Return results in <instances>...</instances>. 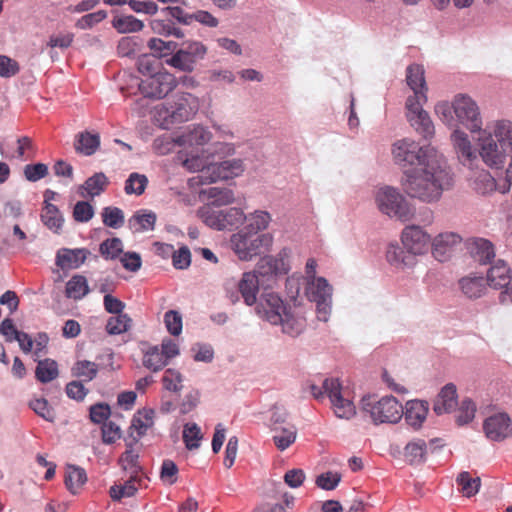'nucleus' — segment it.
Wrapping results in <instances>:
<instances>
[{
    "label": "nucleus",
    "mask_w": 512,
    "mask_h": 512,
    "mask_svg": "<svg viewBox=\"0 0 512 512\" xmlns=\"http://www.w3.org/2000/svg\"><path fill=\"white\" fill-rule=\"evenodd\" d=\"M391 153L395 164L403 169L400 183L409 197L436 202L453 185V173L446 158L433 146H420L404 138L393 143Z\"/></svg>",
    "instance_id": "obj_1"
},
{
    "label": "nucleus",
    "mask_w": 512,
    "mask_h": 512,
    "mask_svg": "<svg viewBox=\"0 0 512 512\" xmlns=\"http://www.w3.org/2000/svg\"><path fill=\"white\" fill-rule=\"evenodd\" d=\"M478 158L491 169H502L512 155V121H490L475 137Z\"/></svg>",
    "instance_id": "obj_2"
},
{
    "label": "nucleus",
    "mask_w": 512,
    "mask_h": 512,
    "mask_svg": "<svg viewBox=\"0 0 512 512\" xmlns=\"http://www.w3.org/2000/svg\"><path fill=\"white\" fill-rule=\"evenodd\" d=\"M360 412L374 425L396 424L403 417V405L394 396L378 398L374 394L364 395L359 402Z\"/></svg>",
    "instance_id": "obj_3"
},
{
    "label": "nucleus",
    "mask_w": 512,
    "mask_h": 512,
    "mask_svg": "<svg viewBox=\"0 0 512 512\" xmlns=\"http://www.w3.org/2000/svg\"><path fill=\"white\" fill-rule=\"evenodd\" d=\"M317 260L310 258L306 262L305 275H293L286 279V291L291 300L305 297L315 303L316 311H320V278H316Z\"/></svg>",
    "instance_id": "obj_4"
},
{
    "label": "nucleus",
    "mask_w": 512,
    "mask_h": 512,
    "mask_svg": "<svg viewBox=\"0 0 512 512\" xmlns=\"http://www.w3.org/2000/svg\"><path fill=\"white\" fill-rule=\"evenodd\" d=\"M374 200L378 210L390 218L406 222L413 217L412 207L395 187L384 185L377 188L374 191Z\"/></svg>",
    "instance_id": "obj_5"
},
{
    "label": "nucleus",
    "mask_w": 512,
    "mask_h": 512,
    "mask_svg": "<svg viewBox=\"0 0 512 512\" xmlns=\"http://www.w3.org/2000/svg\"><path fill=\"white\" fill-rule=\"evenodd\" d=\"M273 238L269 233H255L240 230L230 239L231 247L242 261H250L254 257L267 252L272 245Z\"/></svg>",
    "instance_id": "obj_6"
},
{
    "label": "nucleus",
    "mask_w": 512,
    "mask_h": 512,
    "mask_svg": "<svg viewBox=\"0 0 512 512\" xmlns=\"http://www.w3.org/2000/svg\"><path fill=\"white\" fill-rule=\"evenodd\" d=\"M325 394L337 418L350 420L356 414V407L344 389L339 378L331 377L322 382V395Z\"/></svg>",
    "instance_id": "obj_7"
},
{
    "label": "nucleus",
    "mask_w": 512,
    "mask_h": 512,
    "mask_svg": "<svg viewBox=\"0 0 512 512\" xmlns=\"http://www.w3.org/2000/svg\"><path fill=\"white\" fill-rule=\"evenodd\" d=\"M258 315L273 325L281 324L283 331L289 334L298 333L289 326L291 316L283 300L274 292H265L256 307Z\"/></svg>",
    "instance_id": "obj_8"
},
{
    "label": "nucleus",
    "mask_w": 512,
    "mask_h": 512,
    "mask_svg": "<svg viewBox=\"0 0 512 512\" xmlns=\"http://www.w3.org/2000/svg\"><path fill=\"white\" fill-rule=\"evenodd\" d=\"M453 111L456 125L461 124L472 134L483 129V120L480 108L476 101L465 94H458L453 99Z\"/></svg>",
    "instance_id": "obj_9"
},
{
    "label": "nucleus",
    "mask_w": 512,
    "mask_h": 512,
    "mask_svg": "<svg viewBox=\"0 0 512 512\" xmlns=\"http://www.w3.org/2000/svg\"><path fill=\"white\" fill-rule=\"evenodd\" d=\"M206 46L200 41H186L166 62L182 72H192L197 63L204 59Z\"/></svg>",
    "instance_id": "obj_10"
},
{
    "label": "nucleus",
    "mask_w": 512,
    "mask_h": 512,
    "mask_svg": "<svg viewBox=\"0 0 512 512\" xmlns=\"http://www.w3.org/2000/svg\"><path fill=\"white\" fill-rule=\"evenodd\" d=\"M178 85L177 78L167 72L159 71L145 79L139 84L140 92L148 98L163 99L172 92Z\"/></svg>",
    "instance_id": "obj_11"
},
{
    "label": "nucleus",
    "mask_w": 512,
    "mask_h": 512,
    "mask_svg": "<svg viewBox=\"0 0 512 512\" xmlns=\"http://www.w3.org/2000/svg\"><path fill=\"white\" fill-rule=\"evenodd\" d=\"M417 96H408L405 108L406 117L415 131L424 138L434 135V125L429 114L423 109L427 101L417 100Z\"/></svg>",
    "instance_id": "obj_12"
},
{
    "label": "nucleus",
    "mask_w": 512,
    "mask_h": 512,
    "mask_svg": "<svg viewBox=\"0 0 512 512\" xmlns=\"http://www.w3.org/2000/svg\"><path fill=\"white\" fill-rule=\"evenodd\" d=\"M245 171V164L241 159H230L218 163L207 164L203 169V178L208 183H214L220 180H228L239 177Z\"/></svg>",
    "instance_id": "obj_13"
},
{
    "label": "nucleus",
    "mask_w": 512,
    "mask_h": 512,
    "mask_svg": "<svg viewBox=\"0 0 512 512\" xmlns=\"http://www.w3.org/2000/svg\"><path fill=\"white\" fill-rule=\"evenodd\" d=\"M450 140L458 160L471 168L478 160L477 146H473L469 135L460 128L453 129Z\"/></svg>",
    "instance_id": "obj_14"
},
{
    "label": "nucleus",
    "mask_w": 512,
    "mask_h": 512,
    "mask_svg": "<svg viewBox=\"0 0 512 512\" xmlns=\"http://www.w3.org/2000/svg\"><path fill=\"white\" fill-rule=\"evenodd\" d=\"M401 242L404 248L415 257L416 255H423L428 251L431 237L420 226L409 225L401 233Z\"/></svg>",
    "instance_id": "obj_15"
},
{
    "label": "nucleus",
    "mask_w": 512,
    "mask_h": 512,
    "mask_svg": "<svg viewBox=\"0 0 512 512\" xmlns=\"http://www.w3.org/2000/svg\"><path fill=\"white\" fill-rule=\"evenodd\" d=\"M483 430L491 441L500 442L512 435L511 419L506 413H497L485 419Z\"/></svg>",
    "instance_id": "obj_16"
},
{
    "label": "nucleus",
    "mask_w": 512,
    "mask_h": 512,
    "mask_svg": "<svg viewBox=\"0 0 512 512\" xmlns=\"http://www.w3.org/2000/svg\"><path fill=\"white\" fill-rule=\"evenodd\" d=\"M462 237L455 232H443L431 240L432 255L439 262L447 261L461 244Z\"/></svg>",
    "instance_id": "obj_17"
},
{
    "label": "nucleus",
    "mask_w": 512,
    "mask_h": 512,
    "mask_svg": "<svg viewBox=\"0 0 512 512\" xmlns=\"http://www.w3.org/2000/svg\"><path fill=\"white\" fill-rule=\"evenodd\" d=\"M170 101L180 124L191 120L200 107L198 97L188 92L176 93Z\"/></svg>",
    "instance_id": "obj_18"
},
{
    "label": "nucleus",
    "mask_w": 512,
    "mask_h": 512,
    "mask_svg": "<svg viewBox=\"0 0 512 512\" xmlns=\"http://www.w3.org/2000/svg\"><path fill=\"white\" fill-rule=\"evenodd\" d=\"M466 247L473 260L480 265H487L495 258V248L491 241L484 238L467 240Z\"/></svg>",
    "instance_id": "obj_19"
},
{
    "label": "nucleus",
    "mask_w": 512,
    "mask_h": 512,
    "mask_svg": "<svg viewBox=\"0 0 512 512\" xmlns=\"http://www.w3.org/2000/svg\"><path fill=\"white\" fill-rule=\"evenodd\" d=\"M406 83L413 91L411 96H417V100L427 101V85L425 70L420 64H411L406 69Z\"/></svg>",
    "instance_id": "obj_20"
},
{
    "label": "nucleus",
    "mask_w": 512,
    "mask_h": 512,
    "mask_svg": "<svg viewBox=\"0 0 512 512\" xmlns=\"http://www.w3.org/2000/svg\"><path fill=\"white\" fill-rule=\"evenodd\" d=\"M403 408L405 422L413 429H419L426 420L429 410L428 403L422 400H409Z\"/></svg>",
    "instance_id": "obj_21"
},
{
    "label": "nucleus",
    "mask_w": 512,
    "mask_h": 512,
    "mask_svg": "<svg viewBox=\"0 0 512 512\" xmlns=\"http://www.w3.org/2000/svg\"><path fill=\"white\" fill-rule=\"evenodd\" d=\"M174 111L170 100L159 103L151 110L152 121L162 129H170L174 125L180 124Z\"/></svg>",
    "instance_id": "obj_22"
},
{
    "label": "nucleus",
    "mask_w": 512,
    "mask_h": 512,
    "mask_svg": "<svg viewBox=\"0 0 512 512\" xmlns=\"http://www.w3.org/2000/svg\"><path fill=\"white\" fill-rule=\"evenodd\" d=\"M262 287L261 280L256 273L245 272L238 283V290L244 302L252 306L257 302L259 288Z\"/></svg>",
    "instance_id": "obj_23"
},
{
    "label": "nucleus",
    "mask_w": 512,
    "mask_h": 512,
    "mask_svg": "<svg viewBox=\"0 0 512 512\" xmlns=\"http://www.w3.org/2000/svg\"><path fill=\"white\" fill-rule=\"evenodd\" d=\"M386 260L394 268L404 270L415 264V257L410 254L404 246L397 243H390L386 249Z\"/></svg>",
    "instance_id": "obj_24"
},
{
    "label": "nucleus",
    "mask_w": 512,
    "mask_h": 512,
    "mask_svg": "<svg viewBox=\"0 0 512 512\" xmlns=\"http://www.w3.org/2000/svg\"><path fill=\"white\" fill-rule=\"evenodd\" d=\"M512 279L508 264L501 259L495 261L487 272V283L495 289H501L510 284Z\"/></svg>",
    "instance_id": "obj_25"
},
{
    "label": "nucleus",
    "mask_w": 512,
    "mask_h": 512,
    "mask_svg": "<svg viewBox=\"0 0 512 512\" xmlns=\"http://www.w3.org/2000/svg\"><path fill=\"white\" fill-rule=\"evenodd\" d=\"M279 263L274 258H263L258 263L257 268L252 271V273L259 276L264 290L271 288L276 282V277L279 274Z\"/></svg>",
    "instance_id": "obj_26"
},
{
    "label": "nucleus",
    "mask_w": 512,
    "mask_h": 512,
    "mask_svg": "<svg viewBox=\"0 0 512 512\" xmlns=\"http://www.w3.org/2000/svg\"><path fill=\"white\" fill-rule=\"evenodd\" d=\"M144 476L130 475L129 479L123 484H114L109 489V495L114 501H120L122 498L132 497L138 489L143 486Z\"/></svg>",
    "instance_id": "obj_27"
},
{
    "label": "nucleus",
    "mask_w": 512,
    "mask_h": 512,
    "mask_svg": "<svg viewBox=\"0 0 512 512\" xmlns=\"http://www.w3.org/2000/svg\"><path fill=\"white\" fill-rule=\"evenodd\" d=\"M457 404V392L454 384L445 385L439 392L433 406V410L437 415L450 413Z\"/></svg>",
    "instance_id": "obj_28"
},
{
    "label": "nucleus",
    "mask_w": 512,
    "mask_h": 512,
    "mask_svg": "<svg viewBox=\"0 0 512 512\" xmlns=\"http://www.w3.org/2000/svg\"><path fill=\"white\" fill-rule=\"evenodd\" d=\"M438 440L434 439L427 444L422 439H415L409 442L405 447V457L411 464H418L425 461L426 454L433 451L435 443Z\"/></svg>",
    "instance_id": "obj_29"
},
{
    "label": "nucleus",
    "mask_w": 512,
    "mask_h": 512,
    "mask_svg": "<svg viewBox=\"0 0 512 512\" xmlns=\"http://www.w3.org/2000/svg\"><path fill=\"white\" fill-rule=\"evenodd\" d=\"M108 184L109 180L104 173H95L89 177L83 185L80 186L79 194L83 198L87 196L94 198L95 196H99L102 192H104Z\"/></svg>",
    "instance_id": "obj_30"
},
{
    "label": "nucleus",
    "mask_w": 512,
    "mask_h": 512,
    "mask_svg": "<svg viewBox=\"0 0 512 512\" xmlns=\"http://www.w3.org/2000/svg\"><path fill=\"white\" fill-rule=\"evenodd\" d=\"M85 249H63L56 256V264L61 269L78 268L86 260Z\"/></svg>",
    "instance_id": "obj_31"
},
{
    "label": "nucleus",
    "mask_w": 512,
    "mask_h": 512,
    "mask_svg": "<svg viewBox=\"0 0 512 512\" xmlns=\"http://www.w3.org/2000/svg\"><path fill=\"white\" fill-rule=\"evenodd\" d=\"M156 222V215L153 212L140 210L136 212L128 221L129 228L133 233H141L153 230Z\"/></svg>",
    "instance_id": "obj_32"
},
{
    "label": "nucleus",
    "mask_w": 512,
    "mask_h": 512,
    "mask_svg": "<svg viewBox=\"0 0 512 512\" xmlns=\"http://www.w3.org/2000/svg\"><path fill=\"white\" fill-rule=\"evenodd\" d=\"M459 285L462 292L468 298H479L484 294L486 290V284L482 276L469 275L463 277L460 279Z\"/></svg>",
    "instance_id": "obj_33"
},
{
    "label": "nucleus",
    "mask_w": 512,
    "mask_h": 512,
    "mask_svg": "<svg viewBox=\"0 0 512 512\" xmlns=\"http://www.w3.org/2000/svg\"><path fill=\"white\" fill-rule=\"evenodd\" d=\"M89 291L87 279L83 275H74L66 283L65 294L68 298L81 300Z\"/></svg>",
    "instance_id": "obj_34"
},
{
    "label": "nucleus",
    "mask_w": 512,
    "mask_h": 512,
    "mask_svg": "<svg viewBox=\"0 0 512 512\" xmlns=\"http://www.w3.org/2000/svg\"><path fill=\"white\" fill-rule=\"evenodd\" d=\"M40 217L42 223L48 229L58 233L59 230L62 228L64 219L59 209L55 205L51 203H47V205H44Z\"/></svg>",
    "instance_id": "obj_35"
},
{
    "label": "nucleus",
    "mask_w": 512,
    "mask_h": 512,
    "mask_svg": "<svg viewBox=\"0 0 512 512\" xmlns=\"http://www.w3.org/2000/svg\"><path fill=\"white\" fill-rule=\"evenodd\" d=\"M99 145V134L85 131L78 134L75 149L86 156H90L96 152Z\"/></svg>",
    "instance_id": "obj_36"
},
{
    "label": "nucleus",
    "mask_w": 512,
    "mask_h": 512,
    "mask_svg": "<svg viewBox=\"0 0 512 512\" xmlns=\"http://www.w3.org/2000/svg\"><path fill=\"white\" fill-rule=\"evenodd\" d=\"M58 365L57 362L46 358L38 361L35 369V377L41 383H48L58 377Z\"/></svg>",
    "instance_id": "obj_37"
},
{
    "label": "nucleus",
    "mask_w": 512,
    "mask_h": 512,
    "mask_svg": "<svg viewBox=\"0 0 512 512\" xmlns=\"http://www.w3.org/2000/svg\"><path fill=\"white\" fill-rule=\"evenodd\" d=\"M198 217L210 228L223 230L222 210H216L212 205H204L197 211Z\"/></svg>",
    "instance_id": "obj_38"
},
{
    "label": "nucleus",
    "mask_w": 512,
    "mask_h": 512,
    "mask_svg": "<svg viewBox=\"0 0 512 512\" xmlns=\"http://www.w3.org/2000/svg\"><path fill=\"white\" fill-rule=\"evenodd\" d=\"M245 221H247V225L242 230L259 233L268 227L271 216L266 211L257 210L246 216Z\"/></svg>",
    "instance_id": "obj_39"
},
{
    "label": "nucleus",
    "mask_w": 512,
    "mask_h": 512,
    "mask_svg": "<svg viewBox=\"0 0 512 512\" xmlns=\"http://www.w3.org/2000/svg\"><path fill=\"white\" fill-rule=\"evenodd\" d=\"M86 480L87 477L84 469L75 466L67 467L65 484L71 493L76 494Z\"/></svg>",
    "instance_id": "obj_40"
},
{
    "label": "nucleus",
    "mask_w": 512,
    "mask_h": 512,
    "mask_svg": "<svg viewBox=\"0 0 512 512\" xmlns=\"http://www.w3.org/2000/svg\"><path fill=\"white\" fill-rule=\"evenodd\" d=\"M112 26L119 33H133L141 31L144 24L141 20L132 15L115 17L112 21Z\"/></svg>",
    "instance_id": "obj_41"
},
{
    "label": "nucleus",
    "mask_w": 512,
    "mask_h": 512,
    "mask_svg": "<svg viewBox=\"0 0 512 512\" xmlns=\"http://www.w3.org/2000/svg\"><path fill=\"white\" fill-rule=\"evenodd\" d=\"M273 430L275 431L273 435L274 444L281 451L287 449L296 440V429L292 425L281 428L280 430L278 427H273Z\"/></svg>",
    "instance_id": "obj_42"
},
{
    "label": "nucleus",
    "mask_w": 512,
    "mask_h": 512,
    "mask_svg": "<svg viewBox=\"0 0 512 512\" xmlns=\"http://www.w3.org/2000/svg\"><path fill=\"white\" fill-rule=\"evenodd\" d=\"M148 185V178L144 174L133 172L125 182L124 191L128 195H142Z\"/></svg>",
    "instance_id": "obj_43"
},
{
    "label": "nucleus",
    "mask_w": 512,
    "mask_h": 512,
    "mask_svg": "<svg viewBox=\"0 0 512 512\" xmlns=\"http://www.w3.org/2000/svg\"><path fill=\"white\" fill-rule=\"evenodd\" d=\"M208 198L211 199L212 206L220 207L232 204L235 201L234 193L231 189L212 187L207 191Z\"/></svg>",
    "instance_id": "obj_44"
},
{
    "label": "nucleus",
    "mask_w": 512,
    "mask_h": 512,
    "mask_svg": "<svg viewBox=\"0 0 512 512\" xmlns=\"http://www.w3.org/2000/svg\"><path fill=\"white\" fill-rule=\"evenodd\" d=\"M131 318L127 314H116L108 319L106 331L110 335H119L126 332L131 326Z\"/></svg>",
    "instance_id": "obj_45"
},
{
    "label": "nucleus",
    "mask_w": 512,
    "mask_h": 512,
    "mask_svg": "<svg viewBox=\"0 0 512 512\" xmlns=\"http://www.w3.org/2000/svg\"><path fill=\"white\" fill-rule=\"evenodd\" d=\"M97 364L88 360H80L75 363L72 368V374L81 378L83 381L89 382L97 375Z\"/></svg>",
    "instance_id": "obj_46"
},
{
    "label": "nucleus",
    "mask_w": 512,
    "mask_h": 512,
    "mask_svg": "<svg viewBox=\"0 0 512 512\" xmlns=\"http://www.w3.org/2000/svg\"><path fill=\"white\" fill-rule=\"evenodd\" d=\"M211 139V133L202 126H196L187 134L182 135L179 141L188 143L190 145L202 146L208 143Z\"/></svg>",
    "instance_id": "obj_47"
},
{
    "label": "nucleus",
    "mask_w": 512,
    "mask_h": 512,
    "mask_svg": "<svg viewBox=\"0 0 512 512\" xmlns=\"http://www.w3.org/2000/svg\"><path fill=\"white\" fill-rule=\"evenodd\" d=\"M138 460L139 455L134 450L128 449L122 454L119 462L123 470L129 472L130 475L144 476Z\"/></svg>",
    "instance_id": "obj_48"
},
{
    "label": "nucleus",
    "mask_w": 512,
    "mask_h": 512,
    "mask_svg": "<svg viewBox=\"0 0 512 512\" xmlns=\"http://www.w3.org/2000/svg\"><path fill=\"white\" fill-rule=\"evenodd\" d=\"M144 366L148 369L157 372L161 370L163 367L167 365V360L165 355L160 351V349L155 346L150 348L144 356L143 360Z\"/></svg>",
    "instance_id": "obj_49"
},
{
    "label": "nucleus",
    "mask_w": 512,
    "mask_h": 512,
    "mask_svg": "<svg viewBox=\"0 0 512 512\" xmlns=\"http://www.w3.org/2000/svg\"><path fill=\"white\" fill-rule=\"evenodd\" d=\"M457 483L466 497H472L478 493L481 480L479 477H471L469 472H461L457 477Z\"/></svg>",
    "instance_id": "obj_50"
},
{
    "label": "nucleus",
    "mask_w": 512,
    "mask_h": 512,
    "mask_svg": "<svg viewBox=\"0 0 512 512\" xmlns=\"http://www.w3.org/2000/svg\"><path fill=\"white\" fill-rule=\"evenodd\" d=\"M202 434L196 423H187L183 429V441L189 450L197 449L200 446Z\"/></svg>",
    "instance_id": "obj_51"
},
{
    "label": "nucleus",
    "mask_w": 512,
    "mask_h": 512,
    "mask_svg": "<svg viewBox=\"0 0 512 512\" xmlns=\"http://www.w3.org/2000/svg\"><path fill=\"white\" fill-rule=\"evenodd\" d=\"M222 223L224 229H231L238 227L245 222L246 215L240 208L232 207L226 210H222Z\"/></svg>",
    "instance_id": "obj_52"
},
{
    "label": "nucleus",
    "mask_w": 512,
    "mask_h": 512,
    "mask_svg": "<svg viewBox=\"0 0 512 512\" xmlns=\"http://www.w3.org/2000/svg\"><path fill=\"white\" fill-rule=\"evenodd\" d=\"M500 178L496 180L489 172H482L475 180V189L480 194H487L494 190L499 191Z\"/></svg>",
    "instance_id": "obj_53"
},
{
    "label": "nucleus",
    "mask_w": 512,
    "mask_h": 512,
    "mask_svg": "<svg viewBox=\"0 0 512 512\" xmlns=\"http://www.w3.org/2000/svg\"><path fill=\"white\" fill-rule=\"evenodd\" d=\"M103 223L110 228H120L124 224L123 211L118 207H105L102 210Z\"/></svg>",
    "instance_id": "obj_54"
},
{
    "label": "nucleus",
    "mask_w": 512,
    "mask_h": 512,
    "mask_svg": "<svg viewBox=\"0 0 512 512\" xmlns=\"http://www.w3.org/2000/svg\"><path fill=\"white\" fill-rule=\"evenodd\" d=\"M148 47L154 53V56L161 58L175 51L177 43L174 41H164L159 38H151L148 41Z\"/></svg>",
    "instance_id": "obj_55"
},
{
    "label": "nucleus",
    "mask_w": 512,
    "mask_h": 512,
    "mask_svg": "<svg viewBox=\"0 0 512 512\" xmlns=\"http://www.w3.org/2000/svg\"><path fill=\"white\" fill-rule=\"evenodd\" d=\"M99 251L106 259H115L123 252V243L119 238L106 239L100 244Z\"/></svg>",
    "instance_id": "obj_56"
},
{
    "label": "nucleus",
    "mask_w": 512,
    "mask_h": 512,
    "mask_svg": "<svg viewBox=\"0 0 512 512\" xmlns=\"http://www.w3.org/2000/svg\"><path fill=\"white\" fill-rule=\"evenodd\" d=\"M30 408L48 422L55 420V411L44 398H36L29 403Z\"/></svg>",
    "instance_id": "obj_57"
},
{
    "label": "nucleus",
    "mask_w": 512,
    "mask_h": 512,
    "mask_svg": "<svg viewBox=\"0 0 512 512\" xmlns=\"http://www.w3.org/2000/svg\"><path fill=\"white\" fill-rule=\"evenodd\" d=\"M333 287L322 277V322H327L332 312Z\"/></svg>",
    "instance_id": "obj_58"
},
{
    "label": "nucleus",
    "mask_w": 512,
    "mask_h": 512,
    "mask_svg": "<svg viewBox=\"0 0 512 512\" xmlns=\"http://www.w3.org/2000/svg\"><path fill=\"white\" fill-rule=\"evenodd\" d=\"M160 65L159 58L154 55H142L138 59V71L147 77L158 73Z\"/></svg>",
    "instance_id": "obj_59"
},
{
    "label": "nucleus",
    "mask_w": 512,
    "mask_h": 512,
    "mask_svg": "<svg viewBox=\"0 0 512 512\" xmlns=\"http://www.w3.org/2000/svg\"><path fill=\"white\" fill-rule=\"evenodd\" d=\"M435 113L439 117V119L450 128L456 127V119L453 116V103L449 104L448 102H439L435 106Z\"/></svg>",
    "instance_id": "obj_60"
},
{
    "label": "nucleus",
    "mask_w": 512,
    "mask_h": 512,
    "mask_svg": "<svg viewBox=\"0 0 512 512\" xmlns=\"http://www.w3.org/2000/svg\"><path fill=\"white\" fill-rule=\"evenodd\" d=\"M476 412V405L470 399H464L457 411L456 421L459 425H464L473 420Z\"/></svg>",
    "instance_id": "obj_61"
},
{
    "label": "nucleus",
    "mask_w": 512,
    "mask_h": 512,
    "mask_svg": "<svg viewBox=\"0 0 512 512\" xmlns=\"http://www.w3.org/2000/svg\"><path fill=\"white\" fill-rule=\"evenodd\" d=\"M182 375L175 369H167L162 378L163 386L165 389L173 392H178L182 389Z\"/></svg>",
    "instance_id": "obj_62"
},
{
    "label": "nucleus",
    "mask_w": 512,
    "mask_h": 512,
    "mask_svg": "<svg viewBox=\"0 0 512 512\" xmlns=\"http://www.w3.org/2000/svg\"><path fill=\"white\" fill-rule=\"evenodd\" d=\"M106 17L107 12L105 10H99L82 16L77 20L75 26L81 30L90 29L96 24L102 22Z\"/></svg>",
    "instance_id": "obj_63"
},
{
    "label": "nucleus",
    "mask_w": 512,
    "mask_h": 512,
    "mask_svg": "<svg viewBox=\"0 0 512 512\" xmlns=\"http://www.w3.org/2000/svg\"><path fill=\"white\" fill-rule=\"evenodd\" d=\"M94 216L93 206L86 201H78L73 209V218L76 222L85 223Z\"/></svg>",
    "instance_id": "obj_64"
}]
</instances>
